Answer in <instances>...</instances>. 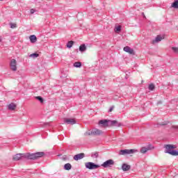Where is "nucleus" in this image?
I'll return each mask as SVG.
<instances>
[{
	"mask_svg": "<svg viewBox=\"0 0 178 178\" xmlns=\"http://www.w3.org/2000/svg\"><path fill=\"white\" fill-rule=\"evenodd\" d=\"M8 108L9 111H15L16 109V104L14 103H10L8 106Z\"/></svg>",
	"mask_w": 178,
	"mask_h": 178,
	"instance_id": "f3484780",
	"label": "nucleus"
},
{
	"mask_svg": "<svg viewBox=\"0 0 178 178\" xmlns=\"http://www.w3.org/2000/svg\"><path fill=\"white\" fill-rule=\"evenodd\" d=\"M149 90L150 91H154V90H155V85H154V83H150L149 85Z\"/></svg>",
	"mask_w": 178,
	"mask_h": 178,
	"instance_id": "b1692460",
	"label": "nucleus"
},
{
	"mask_svg": "<svg viewBox=\"0 0 178 178\" xmlns=\"http://www.w3.org/2000/svg\"><path fill=\"white\" fill-rule=\"evenodd\" d=\"M72 169V164L67 163L64 165V170H70Z\"/></svg>",
	"mask_w": 178,
	"mask_h": 178,
	"instance_id": "6ab92c4d",
	"label": "nucleus"
},
{
	"mask_svg": "<svg viewBox=\"0 0 178 178\" xmlns=\"http://www.w3.org/2000/svg\"><path fill=\"white\" fill-rule=\"evenodd\" d=\"M31 58H38L39 54L37 53H33L29 56Z\"/></svg>",
	"mask_w": 178,
	"mask_h": 178,
	"instance_id": "cd10ccee",
	"label": "nucleus"
},
{
	"mask_svg": "<svg viewBox=\"0 0 178 178\" xmlns=\"http://www.w3.org/2000/svg\"><path fill=\"white\" fill-rule=\"evenodd\" d=\"M30 12H31V14L33 15V13H35V10H34V9L32 8V9H31V11H30Z\"/></svg>",
	"mask_w": 178,
	"mask_h": 178,
	"instance_id": "2f4dec72",
	"label": "nucleus"
},
{
	"mask_svg": "<svg viewBox=\"0 0 178 178\" xmlns=\"http://www.w3.org/2000/svg\"><path fill=\"white\" fill-rule=\"evenodd\" d=\"M10 28L11 29H16V24H10Z\"/></svg>",
	"mask_w": 178,
	"mask_h": 178,
	"instance_id": "7c9ffc66",
	"label": "nucleus"
},
{
	"mask_svg": "<svg viewBox=\"0 0 178 178\" xmlns=\"http://www.w3.org/2000/svg\"><path fill=\"white\" fill-rule=\"evenodd\" d=\"M64 123L67 124H76V120L73 118H65Z\"/></svg>",
	"mask_w": 178,
	"mask_h": 178,
	"instance_id": "9b49d317",
	"label": "nucleus"
},
{
	"mask_svg": "<svg viewBox=\"0 0 178 178\" xmlns=\"http://www.w3.org/2000/svg\"><path fill=\"white\" fill-rule=\"evenodd\" d=\"M74 67H80L81 66V62H75L73 65Z\"/></svg>",
	"mask_w": 178,
	"mask_h": 178,
	"instance_id": "393cba45",
	"label": "nucleus"
},
{
	"mask_svg": "<svg viewBox=\"0 0 178 178\" xmlns=\"http://www.w3.org/2000/svg\"><path fill=\"white\" fill-rule=\"evenodd\" d=\"M142 15H144V13H142Z\"/></svg>",
	"mask_w": 178,
	"mask_h": 178,
	"instance_id": "f704fd0d",
	"label": "nucleus"
},
{
	"mask_svg": "<svg viewBox=\"0 0 178 178\" xmlns=\"http://www.w3.org/2000/svg\"><path fill=\"white\" fill-rule=\"evenodd\" d=\"M122 169L123 172H127L129 169H131V166H130L129 164L123 163L122 165Z\"/></svg>",
	"mask_w": 178,
	"mask_h": 178,
	"instance_id": "2eb2a0df",
	"label": "nucleus"
},
{
	"mask_svg": "<svg viewBox=\"0 0 178 178\" xmlns=\"http://www.w3.org/2000/svg\"><path fill=\"white\" fill-rule=\"evenodd\" d=\"M87 50V47H86V44H81L80 47H79V51L81 52H84L85 51Z\"/></svg>",
	"mask_w": 178,
	"mask_h": 178,
	"instance_id": "aec40b11",
	"label": "nucleus"
},
{
	"mask_svg": "<svg viewBox=\"0 0 178 178\" xmlns=\"http://www.w3.org/2000/svg\"><path fill=\"white\" fill-rule=\"evenodd\" d=\"M143 17H145V15H143Z\"/></svg>",
	"mask_w": 178,
	"mask_h": 178,
	"instance_id": "c9c22d12",
	"label": "nucleus"
},
{
	"mask_svg": "<svg viewBox=\"0 0 178 178\" xmlns=\"http://www.w3.org/2000/svg\"><path fill=\"white\" fill-rule=\"evenodd\" d=\"M99 124L102 125L103 127H111V120H101L99 121Z\"/></svg>",
	"mask_w": 178,
	"mask_h": 178,
	"instance_id": "6e6552de",
	"label": "nucleus"
},
{
	"mask_svg": "<svg viewBox=\"0 0 178 178\" xmlns=\"http://www.w3.org/2000/svg\"><path fill=\"white\" fill-rule=\"evenodd\" d=\"M0 1H3V0H0Z\"/></svg>",
	"mask_w": 178,
	"mask_h": 178,
	"instance_id": "4c0bfd02",
	"label": "nucleus"
},
{
	"mask_svg": "<svg viewBox=\"0 0 178 178\" xmlns=\"http://www.w3.org/2000/svg\"><path fill=\"white\" fill-rule=\"evenodd\" d=\"M85 136H92V130L91 131L86 132Z\"/></svg>",
	"mask_w": 178,
	"mask_h": 178,
	"instance_id": "c756f323",
	"label": "nucleus"
},
{
	"mask_svg": "<svg viewBox=\"0 0 178 178\" xmlns=\"http://www.w3.org/2000/svg\"><path fill=\"white\" fill-rule=\"evenodd\" d=\"M99 155V154L97 152H95L92 153L91 156H92V158H98Z\"/></svg>",
	"mask_w": 178,
	"mask_h": 178,
	"instance_id": "a878e982",
	"label": "nucleus"
},
{
	"mask_svg": "<svg viewBox=\"0 0 178 178\" xmlns=\"http://www.w3.org/2000/svg\"><path fill=\"white\" fill-rule=\"evenodd\" d=\"M124 51L125 52H127L128 54H130L131 55H133V54H134V50L133 49L130 48V47H129V46L124 47Z\"/></svg>",
	"mask_w": 178,
	"mask_h": 178,
	"instance_id": "ddd939ff",
	"label": "nucleus"
},
{
	"mask_svg": "<svg viewBox=\"0 0 178 178\" xmlns=\"http://www.w3.org/2000/svg\"><path fill=\"white\" fill-rule=\"evenodd\" d=\"M85 166H86V169H89L90 170H92L94 169H98V168H101L100 165L95 164L92 162L86 163Z\"/></svg>",
	"mask_w": 178,
	"mask_h": 178,
	"instance_id": "7ed1b4c3",
	"label": "nucleus"
},
{
	"mask_svg": "<svg viewBox=\"0 0 178 178\" xmlns=\"http://www.w3.org/2000/svg\"><path fill=\"white\" fill-rule=\"evenodd\" d=\"M114 31L115 33H119V32L122 31V26H115Z\"/></svg>",
	"mask_w": 178,
	"mask_h": 178,
	"instance_id": "4be33fe9",
	"label": "nucleus"
},
{
	"mask_svg": "<svg viewBox=\"0 0 178 178\" xmlns=\"http://www.w3.org/2000/svg\"><path fill=\"white\" fill-rule=\"evenodd\" d=\"M171 6L175 9H178V0H175Z\"/></svg>",
	"mask_w": 178,
	"mask_h": 178,
	"instance_id": "412c9836",
	"label": "nucleus"
},
{
	"mask_svg": "<svg viewBox=\"0 0 178 178\" xmlns=\"http://www.w3.org/2000/svg\"><path fill=\"white\" fill-rule=\"evenodd\" d=\"M135 152H137V149H121L119 152V155H130L131 154H134Z\"/></svg>",
	"mask_w": 178,
	"mask_h": 178,
	"instance_id": "20e7f679",
	"label": "nucleus"
},
{
	"mask_svg": "<svg viewBox=\"0 0 178 178\" xmlns=\"http://www.w3.org/2000/svg\"><path fill=\"white\" fill-rule=\"evenodd\" d=\"M111 126H115V127H120L122 126V124L116 120H111Z\"/></svg>",
	"mask_w": 178,
	"mask_h": 178,
	"instance_id": "4468645a",
	"label": "nucleus"
},
{
	"mask_svg": "<svg viewBox=\"0 0 178 178\" xmlns=\"http://www.w3.org/2000/svg\"><path fill=\"white\" fill-rule=\"evenodd\" d=\"M102 133V131L97 128L92 129V136H101Z\"/></svg>",
	"mask_w": 178,
	"mask_h": 178,
	"instance_id": "f8f14e48",
	"label": "nucleus"
},
{
	"mask_svg": "<svg viewBox=\"0 0 178 178\" xmlns=\"http://www.w3.org/2000/svg\"><path fill=\"white\" fill-rule=\"evenodd\" d=\"M113 111V106H111L108 112H112Z\"/></svg>",
	"mask_w": 178,
	"mask_h": 178,
	"instance_id": "473e14b6",
	"label": "nucleus"
},
{
	"mask_svg": "<svg viewBox=\"0 0 178 178\" xmlns=\"http://www.w3.org/2000/svg\"><path fill=\"white\" fill-rule=\"evenodd\" d=\"M157 104H162V102H159Z\"/></svg>",
	"mask_w": 178,
	"mask_h": 178,
	"instance_id": "72a5a7b5",
	"label": "nucleus"
},
{
	"mask_svg": "<svg viewBox=\"0 0 178 178\" xmlns=\"http://www.w3.org/2000/svg\"><path fill=\"white\" fill-rule=\"evenodd\" d=\"M172 49L175 54H178V47H172Z\"/></svg>",
	"mask_w": 178,
	"mask_h": 178,
	"instance_id": "c85d7f7f",
	"label": "nucleus"
},
{
	"mask_svg": "<svg viewBox=\"0 0 178 178\" xmlns=\"http://www.w3.org/2000/svg\"><path fill=\"white\" fill-rule=\"evenodd\" d=\"M163 38H165L164 36H161V35H157L155 38L154 40H153V44H155V42H160V41H162V40H163Z\"/></svg>",
	"mask_w": 178,
	"mask_h": 178,
	"instance_id": "dca6fc26",
	"label": "nucleus"
},
{
	"mask_svg": "<svg viewBox=\"0 0 178 178\" xmlns=\"http://www.w3.org/2000/svg\"><path fill=\"white\" fill-rule=\"evenodd\" d=\"M36 99H38V101H40V102L41 104H42V102H44V99L41 96L36 97Z\"/></svg>",
	"mask_w": 178,
	"mask_h": 178,
	"instance_id": "bb28decb",
	"label": "nucleus"
},
{
	"mask_svg": "<svg viewBox=\"0 0 178 178\" xmlns=\"http://www.w3.org/2000/svg\"><path fill=\"white\" fill-rule=\"evenodd\" d=\"M45 155V153L44 152H38L33 154L30 153H26L25 154V159H31V160H35L38 159V158H42Z\"/></svg>",
	"mask_w": 178,
	"mask_h": 178,
	"instance_id": "f03ea898",
	"label": "nucleus"
},
{
	"mask_svg": "<svg viewBox=\"0 0 178 178\" xmlns=\"http://www.w3.org/2000/svg\"><path fill=\"white\" fill-rule=\"evenodd\" d=\"M1 38H0V42H1Z\"/></svg>",
	"mask_w": 178,
	"mask_h": 178,
	"instance_id": "e433bc0d",
	"label": "nucleus"
},
{
	"mask_svg": "<svg viewBox=\"0 0 178 178\" xmlns=\"http://www.w3.org/2000/svg\"><path fill=\"white\" fill-rule=\"evenodd\" d=\"M10 67L13 72L17 70V62L15 59H12L10 63Z\"/></svg>",
	"mask_w": 178,
	"mask_h": 178,
	"instance_id": "0eeeda50",
	"label": "nucleus"
},
{
	"mask_svg": "<svg viewBox=\"0 0 178 178\" xmlns=\"http://www.w3.org/2000/svg\"><path fill=\"white\" fill-rule=\"evenodd\" d=\"M31 42L34 43L37 42V36L35 35H32L29 37Z\"/></svg>",
	"mask_w": 178,
	"mask_h": 178,
	"instance_id": "a211bd4d",
	"label": "nucleus"
},
{
	"mask_svg": "<svg viewBox=\"0 0 178 178\" xmlns=\"http://www.w3.org/2000/svg\"><path fill=\"white\" fill-rule=\"evenodd\" d=\"M115 165V161L112 159H108L106 161H104L102 164V166L103 168H112Z\"/></svg>",
	"mask_w": 178,
	"mask_h": 178,
	"instance_id": "39448f33",
	"label": "nucleus"
},
{
	"mask_svg": "<svg viewBox=\"0 0 178 178\" xmlns=\"http://www.w3.org/2000/svg\"><path fill=\"white\" fill-rule=\"evenodd\" d=\"M86 156L84 153L77 154L74 156L73 159L74 161H80V159H83Z\"/></svg>",
	"mask_w": 178,
	"mask_h": 178,
	"instance_id": "9d476101",
	"label": "nucleus"
},
{
	"mask_svg": "<svg viewBox=\"0 0 178 178\" xmlns=\"http://www.w3.org/2000/svg\"><path fill=\"white\" fill-rule=\"evenodd\" d=\"M73 44H74V42H73L72 40L69 41L67 43V48H72V47H73Z\"/></svg>",
	"mask_w": 178,
	"mask_h": 178,
	"instance_id": "5701e85b",
	"label": "nucleus"
},
{
	"mask_svg": "<svg viewBox=\"0 0 178 178\" xmlns=\"http://www.w3.org/2000/svg\"><path fill=\"white\" fill-rule=\"evenodd\" d=\"M165 153L169 154L170 155H172V156H177L178 151L175 150L177 148L176 145H165Z\"/></svg>",
	"mask_w": 178,
	"mask_h": 178,
	"instance_id": "f257e3e1",
	"label": "nucleus"
},
{
	"mask_svg": "<svg viewBox=\"0 0 178 178\" xmlns=\"http://www.w3.org/2000/svg\"><path fill=\"white\" fill-rule=\"evenodd\" d=\"M25 154H17L13 157V161H20V159H24Z\"/></svg>",
	"mask_w": 178,
	"mask_h": 178,
	"instance_id": "1a4fd4ad",
	"label": "nucleus"
},
{
	"mask_svg": "<svg viewBox=\"0 0 178 178\" xmlns=\"http://www.w3.org/2000/svg\"><path fill=\"white\" fill-rule=\"evenodd\" d=\"M154 147L151 144H149L145 147H141L140 152L141 154H147L148 151H151V149H154Z\"/></svg>",
	"mask_w": 178,
	"mask_h": 178,
	"instance_id": "423d86ee",
	"label": "nucleus"
}]
</instances>
